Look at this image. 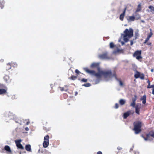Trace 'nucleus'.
Wrapping results in <instances>:
<instances>
[{
  "instance_id": "obj_7",
  "label": "nucleus",
  "mask_w": 154,
  "mask_h": 154,
  "mask_svg": "<svg viewBox=\"0 0 154 154\" xmlns=\"http://www.w3.org/2000/svg\"><path fill=\"white\" fill-rule=\"evenodd\" d=\"M134 113L133 110H129L124 113L123 114V118L124 119L126 118L130 114H133Z\"/></svg>"
},
{
  "instance_id": "obj_26",
  "label": "nucleus",
  "mask_w": 154,
  "mask_h": 154,
  "mask_svg": "<svg viewBox=\"0 0 154 154\" xmlns=\"http://www.w3.org/2000/svg\"><path fill=\"white\" fill-rule=\"evenodd\" d=\"M119 85L120 86H121V87H123L124 86V83L122 81H119Z\"/></svg>"
},
{
  "instance_id": "obj_12",
  "label": "nucleus",
  "mask_w": 154,
  "mask_h": 154,
  "mask_svg": "<svg viewBox=\"0 0 154 154\" xmlns=\"http://www.w3.org/2000/svg\"><path fill=\"white\" fill-rule=\"evenodd\" d=\"M126 8V7H125L124 8L123 13L120 16L119 19L121 21H123V20L125 16Z\"/></svg>"
},
{
  "instance_id": "obj_46",
  "label": "nucleus",
  "mask_w": 154,
  "mask_h": 154,
  "mask_svg": "<svg viewBox=\"0 0 154 154\" xmlns=\"http://www.w3.org/2000/svg\"><path fill=\"white\" fill-rule=\"evenodd\" d=\"M77 94V92L75 93V95H76Z\"/></svg>"
},
{
  "instance_id": "obj_45",
  "label": "nucleus",
  "mask_w": 154,
  "mask_h": 154,
  "mask_svg": "<svg viewBox=\"0 0 154 154\" xmlns=\"http://www.w3.org/2000/svg\"><path fill=\"white\" fill-rule=\"evenodd\" d=\"M29 122H27V125H28L29 124Z\"/></svg>"
},
{
  "instance_id": "obj_35",
  "label": "nucleus",
  "mask_w": 154,
  "mask_h": 154,
  "mask_svg": "<svg viewBox=\"0 0 154 154\" xmlns=\"http://www.w3.org/2000/svg\"><path fill=\"white\" fill-rule=\"evenodd\" d=\"M75 72L77 73H79L80 72H79V71L77 69H76L75 70Z\"/></svg>"
},
{
  "instance_id": "obj_4",
  "label": "nucleus",
  "mask_w": 154,
  "mask_h": 154,
  "mask_svg": "<svg viewBox=\"0 0 154 154\" xmlns=\"http://www.w3.org/2000/svg\"><path fill=\"white\" fill-rule=\"evenodd\" d=\"M49 137L47 135L44 138V141L43 143V146L44 147L46 148L49 144Z\"/></svg>"
},
{
  "instance_id": "obj_1",
  "label": "nucleus",
  "mask_w": 154,
  "mask_h": 154,
  "mask_svg": "<svg viewBox=\"0 0 154 154\" xmlns=\"http://www.w3.org/2000/svg\"><path fill=\"white\" fill-rule=\"evenodd\" d=\"M84 70L87 73L93 76H94L98 78H100L102 76H103L106 81L111 79L112 75L110 71H105L101 70L100 68H98V72H96L94 71L90 70L87 68L84 69Z\"/></svg>"
},
{
  "instance_id": "obj_34",
  "label": "nucleus",
  "mask_w": 154,
  "mask_h": 154,
  "mask_svg": "<svg viewBox=\"0 0 154 154\" xmlns=\"http://www.w3.org/2000/svg\"><path fill=\"white\" fill-rule=\"evenodd\" d=\"M147 44V45H151V43L149 42H147L146 43Z\"/></svg>"
},
{
  "instance_id": "obj_43",
  "label": "nucleus",
  "mask_w": 154,
  "mask_h": 154,
  "mask_svg": "<svg viewBox=\"0 0 154 154\" xmlns=\"http://www.w3.org/2000/svg\"><path fill=\"white\" fill-rule=\"evenodd\" d=\"M151 71L152 72H153V69H151Z\"/></svg>"
},
{
  "instance_id": "obj_16",
  "label": "nucleus",
  "mask_w": 154,
  "mask_h": 154,
  "mask_svg": "<svg viewBox=\"0 0 154 154\" xmlns=\"http://www.w3.org/2000/svg\"><path fill=\"white\" fill-rule=\"evenodd\" d=\"M135 15H134V17L135 18V20H137L140 19V16L139 14L137 13V12H135Z\"/></svg>"
},
{
  "instance_id": "obj_8",
  "label": "nucleus",
  "mask_w": 154,
  "mask_h": 154,
  "mask_svg": "<svg viewBox=\"0 0 154 154\" xmlns=\"http://www.w3.org/2000/svg\"><path fill=\"white\" fill-rule=\"evenodd\" d=\"M21 140L20 139L15 140V142L18 148H20L21 149H23V147L20 143V142H21Z\"/></svg>"
},
{
  "instance_id": "obj_23",
  "label": "nucleus",
  "mask_w": 154,
  "mask_h": 154,
  "mask_svg": "<svg viewBox=\"0 0 154 154\" xmlns=\"http://www.w3.org/2000/svg\"><path fill=\"white\" fill-rule=\"evenodd\" d=\"M6 90L4 89H0V94H3L6 93Z\"/></svg>"
},
{
  "instance_id": "obj_19",
  "label": "nucleus",
  "mask_w": 154,
  "mask_h": 154,
  "mask_svg": "<svg viewBox=\"0 0 154 154\" xmlns=\"http://www.w3.org/2000/svg\"><path fill=\"white\" fill-rule=\"evenodd\" d=\"M141 5L140 4L138 5L137 8L136 10V12H138L140 11L141 10Z\"/></svg>"
},
{
  "instance_id": "obj_24",
  "label": "nucleus",
  "mask_w": 154,
  "mask_h": 154,
  "mask_svg": "<svg viewBox=\"0 0 154 154\" xmlns=\"http://www.w3.org/2000/svg\"><path fill=\"white\" fill-rule=\"evenodd\" d=\"M119 103L121 105H124L125 103V100H124L121 99L119 101Z\"/></svg>"
},
{
  "instance_id": "obj_37",
  "label": "nucleus",
  "mask_w": 154,
  "mask_h": 154,
  "mask_svg": "<svg viewBox=\"0 0 154 154\" xmlns=\"http://www.w3.org/2000/svg\"><path fill=\"white\" fill-rule=\"evenodd\" d=\"M60 90L61 91H62L64 90V88H60Z\"/></svg>"
},
{
  "instance_id": "obj_5",
  "label": "nucleus",
  "mask_w": 154,
  "mask_h": 154,
  "mask_svg": "<svg viewBox=\"0 0 154 154\" xmlns=\"http://www.w3.org/2000/svg\"><path fill=\"white\" fill-rule=\"evenodd\" d=\"M141 51H137L133 54V56L134 57H135L136 59L139 60L142 58V57L141 56Z\"/></svg>"
},
{
  "instance_id": "obj_25",
  "label": "nucleus",
  "mask_w": 154,
  "mask_h": 154,
  "mask_svg": "<svg viewBox=\"0 0 154 154\" xmlns=\"http://www.w3.org/2000/svg\"><path fill=\"white\" fill-rule=\"evenodd\" d=\"M4 2L3 1H1L0 2V7L2 8L4 7Z\"/></svg>"
},
{
  "instance_id": "obj_36",
  "label": "nucleus",
  "mask_w": 154,
  "mask_h": 154,
  "mask_svg": "<svg viewBox=\"0 0 154 154\" xmlns=\"http://www.w3.org/2000/svg\"><path fill=\"white\" fill-rule=\"evenodd\" d=\"M137 105H138V107H139V108H140V103H137V104L136 106H137Z\"/></svg>"
},
{
  "instance_id": "obj_9",
  "label": "nucleus",
  "mask_w": 154,
  "mask_h": 154,
  "mask_svg": "<svg viewBox=\"0 0 154 154\" xmlns=\"http://www.w3.org/2000/svg\"><path fill=\"white\" fill-rule=\"evenodd\" d=\"M134 77L136 78L140 77L142 79H144V75L143 74H141L139 72H137L136 74L134 75Z\"/></svg>"
},
{
  "instance_id": "obj_22",
  "label": "nucleus",
  "mask_w": 154,
  "mask_h": 154,
  "mask_svg": "<svg viewBox=\"0 0 154 154\" xmlns=\"http://www.w3.org/2000/svg\"><path fill=\"white\" fill-rule=\"evenodd\" d=\"M25 148L26 150L28 151H30L31 150V146L29 145H26Z\"/></svg>"
},
{
  "instance_id": "obj_13",
  "label": "nucleus",
  "mask_w": 154,
  "mask_h": 154,
  "mask_svg": "<svg viewBox=\"0 0 154 154\" xmlns=\"http://www.w3.org/2000/svg\"><path fill=\"white\" fill-rule=\"evenodd\" d=\"M99 63H93L90 65V67L92 68H94L95 67L100 68L99 67Z\"/></svg>"
},
{
  "instance_id": "obj_32",
  "label": "nucleus",
  "mask_w": 154,
  "mask_h": 154,
  "mask_svg": "<svg viewBox=\"0 0 154 154\" xmlns=\"http://www.w3.org/2000/svg\"><path fill=\"white\" fill-rule=\"evenodd\" d=\"M137 99V97H135L134 98L132 99V101H134L135 102V101Z\"/></svg>"
},
{
  "instance_id": "obj_6",
  "label": "nucleus",
  "mask_w": 154,
  "mask_h": 154,
  "mask_svg": "<svg viewBox=\"0 0 154 154\" xmlns=\"http://www.w3.org/2000/svg\"><path fill=\"white\" fill-rule=\"evenodd\" d=\"M148 34L147 37L146 38L145 41L144 42V43H146V42L148 41L149 38L152 36L153 34V32L151 29H149V30L148 31Z\"/></svg>"
},
{
  "instance_id": "obj_29",
  "label": "nucleus",
  "mask_w": 154,
  "mask_h": 154,
  "mask_svg": "<svg viewBox=\"0 0 154 154\" xmlns=\"http://www.w3.org/2000/svg\"><path fill=\"white\" fill-rule=\"evenodd\" d=\"M83 85L84 86L86 87H88L90 86H91V84H90L89 83H88L85 84H84V85Z\"/></svg>"
},
{
  "instance_id": "obj_38",
  "label": "nucleus",
  "mask_w": 154,
  "mask_h": 154,
  "mask_svg": "<svg viewBox=\"0 0 154 154\" xmlns=\"http://www.w3.org/2000/svg\"><path fill=\"white\" fill-rule=\"evenodd\" d=\"M97 154H102V153L101 152H97Z\"/></svg>"
},
{
  "instance_id": "obj_14",
  "label": "nucleus",
  "mask_w": 154,
  "mask_h": 154,
  "mask_svg": "<svg viewBox=\"0 0 154 154\" xmlns=\"http://www.w3.org/2000/svg\"><path fill=\"white\" fill-rule=\"evenodd\" d=\"M99 57L101 59H106L108 58L107 54L106 53L100 55Z\"/></svg>"
},
{
  "instance_id": "obj_31",
  "label": "nucleus",
  "mask_w": 154,
  "mask_h": 154,
  "mask_svg": "<svg viewBox=\"0 0 154 154\" xmlns=\"http://www.w3.org/2000/svg\"><path fill=\"white\" fill-rule=\"evenodd\" d=\"M119 106L118 104L117 103H116L115 105V107L116 109H117L118 108Z\"/></svg>"
},
{
  "instance_id": "obj_42",
  "label": "nucleus",
  "mask_w": 154,
  "mask_h": 154,
  "mask_svg": "<svg viewBox=\"0 0 154 154\" xmlns=\"http://www.w3.org/2000/svg\"><path fill=\"white\" fill-rule=\"evenodd\" d=\"M26 130L27 131L29 130V128H26Z\"/></svg>"
},
{
  "instance_id": "obj_21",
  "label": "nucleus",
  "mask_w": 154,
  "mask_h": 154,
  "mask_svg": "<svg viewBox=\"0 0 154 154\" xmlns=\"http://www.w3.org/2000/svg\"><path fill=\"white\" fill-rule=\"evenodd\" d=\"M149 8L150 10V11L154 14V7L150 5L149 7Z\"/></svg>"
},
{
  "instance_id": "obj_3",
  "label": "nucleus",
  "mask_w": 154,
  "mask_h": 154,
  "mask_svg": "<svg viewBox=\"0 0 154 154\" xmlns=\"http://www.w3.org/2000/svg\"><path fill=\"white\" fill-rule=\"evenodd\" d=\"M141 127V123L140 122H139L134 125V130L135 131L136 134H137L140 132Z\"/></svg>"
},
{
  "instance_id": "obj_20",
  "label": "nucleus",
  "mask_w": 154,
  "mask_h": 154,
  "mask_svg": "<svg viewBox=\"0 0 154 154\" xmlns=\"http://www.w3.org/2000/svg\"><path fill=\"white\" fill-rule=\"evenodd\" d=\"M140 108L138 105L136 106H135V112L138 114H139L140 113Z\"/></svg>"
},
{
  "instance_id": "obj_2",
  "label": "nucleus",
  "mask_w": 154,
  "mask_h": 154,
  "mask_svg": "<svg viewBox=\"0 0 154 154\" xmlns=\"http://www.w3.org/2000/svg\"><path fill=\"white\" fill-rule=\"evenodd\" d=\"M133 35L132 29H125L124 32L123 34H122L121 37H123V40L125 42H127Z\"/></svg>"
},
{
  "instance_id": "obj_44",
  "label": "nucleus",
  "mask_w": 154,
  "mask_h": 154,
  "mask_svg": "<svg viewBox=\"0 0 154 154\" xmlns=\"http://www.w3.org/2000/svg\"><path fill=\"white\" fill-rule=\"evenodd\" d=\"M141 21L143 23H144V22H144V20H141Z\"/></svg>"
},
{
  "instance_id": "obj_30",
  "label": "nucleus",
  "mask_w": 154,
  "mask_h": 154,
  "mask_svg": "<svg viewBox=\"0 0 154 154\" xmlns=\"http://www.w3.org/2000/svg\"><path fill=\"white\" fill-rule=\"evenodd\" d=\"M118 41L119 42H121L122 45H123L124 44V43L122 41V38H120L119 40Z\"/></svg>"
},
{
  "instance_id": "obj_17",
  "label": "nucleus",
  "mask_w": 154,
  "mask_h": 154,
  "mask_svg": "<svg viewBox=\"0 0 154 154\" xmlns=\"http://www.w3.org/2000/svg\"><path fill=\"white\" fill-rule=\"evenodd\" d=\"M146 97L145 95L143 96L140 98V100L142 101V103L143 104H145L146 103Z\"/></svg>"
},
{
  "instance_id": "obj_27",
  "label": "nucleus",
  "mask_w": 154,
  "mask_h": 154,
  "mask_svg": "<svg viewBox=\"0 0 154 154\" xmlns=\"http://www.w3.org/2000/svg\"><path fill=\"white\" fill-rule=\"evenodd\" d=\"M135 105V102L132 101V102H131L130 104V105L131 106H132L134 107V106Z\"/></svg>"
},
{
  "instance_id": "obj_11",
  "label": "nucleus",
  "mask_w": 154,
  "mask_h": 154,
  "mask_svg": "<svg viewBox=\"0 0 154 154\" xmlns=\"http://www.w3.org/2000/svg\"><path fill=\"white\" fill-rule=\"evenodd\" d=\"M151 136L154 138V132L153 131H151L150 132L149 134H147L146 135V138H144V139L145 140H149V137L150 136Z\"/></svg>"
},
{
  "instance_id": "obj_15",
  "label": "nucleus",
  "mask_w": 154,
  "mask_h": 154,
  "mask_svg": "<svg viewBox=\"0 0 154 154\" xmlns=\"http://www.w3.org/2000/svg\"><path fill=\"white\" fill-rule=\"evenodd\" d=\"M5 149L9 154H11V151L10 147L8 146H6L5 147Z\"/></svg>"
},
{
  "instance_id": "obj_18",
  "label": "nucleus",
  "mask_w": 154,
  "mask_h": 154,
  "mask_svg": "<svg viewBox=\"0 0 154 154\" xmlns=\"http://www.w3.org/2000/svg\"><path fill=\"white\" fill-rule=\"evenodd\" d=\"M127 20L129 21H134L135 20L134 16H130L128 17Z\"/></svg>"
},
{
  "instance_id": "obj_41",
  "label": "nucleus",
  "mask_w": 154,
  "mask_h": 154,
  "mask_svg": "<svg viewBox=\"0 0 154 154\" xmlns=\"http://www.w3.org/2000/svg\"><path fill=\"white\" fill-rule=\"evenodd\" d=\"M133 44V42L132 41H131V45H132Z\"/></svg>"
},
{
  "instance_id": "obj_10",
  "label": "nucleus",
  "mask_w": 154,
  "mask_h": 154,
  "mask_svg": "<svg viewBox=\"0 0 154 154\" xmlns=\"http://www.w3.org/2000/svg\"><path fill=\"white\" fill-rule=\"evenodd\" d=\"M147 82L148 84V85L147 86V88H152V94L154 95V85H150V82L149 80H147Z\"/></svg>"
},
{
  "instance_id": "obj_40",
  "label": "nucleus",
  "mask_w": 154,
  "mask_h": 154,
  "mask_svg": "<svg viewBox=\"0 0 154 154\" xmlns=\"http://www.w3.org/2000/svg\"><path fill=\"white\" fill-rule=\"evenodd\" d=\"M100 82V80H99V81H96V84H97L98 83Z\"/></svg>"
},
{
  "instance_id": "obj_39",
  "label": "nucleus",
  "mask_w": 154,
  "mask_h": 154,
  "mask_svg": "<svg viewBox=\"0 0 154 154\" xmlns=\"http://www.w3.org/2000/svg\"><path fill=\"white\" fill-rule=\"evenodd\" d=\"M71 78H72V79H74V78H76V77H75V76H72L71 77Z\"/></svg>"
},
{
  "instance_id": "obj_28",
  "label": "nucleus",
  "mask_w": 154,
  "mask_h": 154,
  "mask_svg": "<svg viewBox=\"0 0 154 154\" xmlns=\"http://www.w3.org/2000/svg\"><path fill=\"white\" fill-rule=\"evenodd\" d=\"M109 46L110 48H112L114 47V44L112 42H111L110 43Z\"/></svg>"
},
{
  "instance_id": "obj_33",
  "label": "nucleus",
  "mask_w": 154,
  "mask_h": 154,
  "mask_svg": "<svg viewBox=\"0 0 154 154\" xmlns=\"http://www.w3.org/2000/svg\"><path fill=\"white\" fill-rule=\"evenodd\" d=\"M82 81L83 82H87V80L86 79H82Z\"/></svg>"
}]
</instances>
